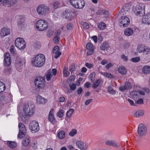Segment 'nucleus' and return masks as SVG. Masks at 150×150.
Here are the masks:
<instances>
[{"label": "nucleus", "instance_id": "nucleus-1", "mask_svg": "<svg viewBox=\"0 0 150 150\" xmlns=\"http://www.w3.org/2000/svg\"><path fill=\"white\" fill-rule=\"evenodd\" d=\"M23 110L25 114V117L23 119V117L21 119L23 121L25 120V117L27 116H30L33 115L35 111V107L34 103L32 102L25 103L23 106Z\"/></svg>", "mask_w": 150, "mask_h": 150}, {"label": "nucleus", "instance_id": "nucleus-2", "mask_svg": "<svg viewBox=\"0 0 150 150\" xmlns=\"http://www.w3.org/2000/svg\"><path fill=\"white\" fill-rule=\"evenodd\" d=\"M45 61V56L42 54H40L36 56L34 58L33 64L36 67H41L44 65Z\"/></svg>", "mask_w": 150, "mask_h": 150}, {"label": "nucleus", "instance_id": "nucleus-3", "mask_svg": "<svg viewBox=\"0 0 150 150\" xmlns=\"http://www.w3.org/2000/svg\"><path fill=\"white\" fill-rule=\"evenodd\" d=\"M36 28L39 31L45 30L48 27L47 22L43 19L38 20L36 24Z\"/></svg>", "mask_w": 150, "mask_h": 150}, {"label": "nucleus", "instance_id": "nucleus-4", "mask_svg": "<svg viewBox=\"0 0 150 150\" xmlns=\"http://www.w3.org/2000/svg\"><path fill=\"white\" fill-rule=\"evenodd\" d=\"M38 13L40 16H45L49 11V8L44 4L39 5L36 8Z\"/></svg>", "mask_w": 150, "mask_h": 150}, {"label": "nucleus", "instance_id": "nucleus-5", "mask_svg": "<svg viewBox=\"0 0 150 150\" xmlns=\"http://www.w3.org/2000/svg\"><path fill=\"white\" fill-rule=\"evenodd\" d=\"M145 6L144 4H138L136 6L134 10V13L137 16H143L145 13Z\"/></svg>", "mask_w": 150, "mask_h": 150}, {"label": "nucleus", "instance_id": "nucleus-6", "mask_svg": "<svg viewBox=\"0 0 150 150\" xmlns=\"http://www.w3.org/2000/svg\"><path fill=\"white\" fill-rule=\"evenodd\" d=\"M15 46L20 50L24 49L25 47L26 43L24 40L22 38H18L15 41Z\"/></svg>", "mask_w": 150, "mask_h": 150}, {"label": "nucleus", "instance_id": "nucleus-7", "mask_svg": "<svg viewBox=\"0 0 150 150\" xmlns=\"http://www.w3.org/2000/svg\"><path fill=\"white\" fill-rule=\"evenodd\" d=\"M35 84L36 87L42 88L45 85V81L43 78L39 76L37 77L35 80Z\"/></svg>", "mask_w": 150, "mask_h": 150}, {"label": "nucleus", "instance_id": "nucleus-8", "mask_svg": "<svg viewBox=\"0 0 150 150\" xmlns=\"http://www.w3.org/2000/svg\"><path fill=\"white\" fill-rule=\"evenodd\" d=\"M19 128V132L18 137L20 139H22L24 137L26 133V129L24 124L21 123L18 125Z\"/></svg>", "mask_w": 150, "mask_h": 150}, {"label": "nucleus", "instance_id": "nucleus-9", "mask_svg": "<svg viewBox=\"0 0 150 150\" xmlns=\"http://www.w3.org/2000/svg\"><path fill=\"white\" fill-rule=\"evenodd\" d=\"M120 23L119 25L124 27H126L129 24L130 21L129 18L125 16L121 17V18L119 20Z\"/></svg>", "mask_w": 150, "mask_h": 150}, {"label": "nucleus", "instance_id": "nucleus-10", "mask_svg": "<svg viewBox=\"0 0 150 150\" xmlns=\"http://www.w3.org/2000/svg\"><path fill=\"white\" fill-rule=\"evenodd\" d=\"M147 129L145 125L143 124H140L138 128V134L140 136L145 135L147 132Z\"/></svg>", "mask_w": 150, "mask_h": 150}, {"label": "nucleus", "instance_id": "nucleus-11", "mask_svg": "<svg viewBox=\"0 0 150 150\" xmlns=\"http://www.w3.org/2000/svg\"><path fill=\"white\" fill-rule=\"evenodd\" d=\"M23 59L21 57H17L15 61V67L16 69L20 71L23 67Z\"/></svg>", "mask_w": 150, "mask_h": 150}, {"label": "nucleus", "instance_id": "nucleus-12", "mask_svg": "<svg viewBox=\"0 0 150 150\" xmlns=\"http://www.w3.org/2000/svg\"><path fill=\"white\" fill-rule=\"evenodd\" d=\"M29 127L34 133L37 132L39 129L38 123L36 121H33L30 123Z\"/></svg>", "mask_w": 150, "mask_h": 150}, {"label": "nucleus", "instance_id": "nucleus-13", "mask_svg": "<svg viewBox=\"0 0 150 150\" xmlns=\"http://www.w3.org/2000/svg\"><path fill=\"white\" fill-rule=\"evenodd\" d=\"M76 145L81 150H86L88 146V144L81 141L77 142Z\"/></svg>", "mask_w": 150, "mask_h": 150}, {"label": "nucleus", "instance_id": "nucleus-14", "mask_svg": "<svg viewBox=\"0 0 150 150\" xmlns=\"http://www.w3.org/2000/svg\"><path fill=\"white\" fill-rule=\"evenodd\" d=\"M10 29L7 27L2 28L0 32V35L1 37H4L10 34Z\"/></svg>", "mask_w": 150, "mask_h": 150}, {"label": "nucleus", "instance_id": "nucleus-15", "mask_svg": "<svg viewBox=\"0 0 150 150\" xmlns=\"http://www.w3.org/2000/svg\"><path fill=\"white\" fill-rule=\"evenodd\" d=\"M71 12V9H67L65 11L64 15L66 18L68 20H70L74 18L73 16H72Z\"/></svg>", "mask_w": 150, "mask_h": 150}, {"label": "nucleus", "instance_id": "nucleus-16", "mask_svg": "<svg viewBox=\"0 0 150 150\" xmlns=\"http://www.w3.org/2000/svg\"><path fill=\"white\" fill-rule=\"evenodd\" d=\"M142 21L145 24H150V13H148L143 17Z\"/></svg>", "mask_w": 150, "mask_h": 150}, {"label": "nucleus", "instance_id": "nucleus-17", "mask_svg": "<svg viewBox=\"0 0 150 150\" xmlns=\"http://www.w3.org/2000/svg\"><path fill=\"white\" fill-rule=\"evenodd\" d=\"M37 102L39 104H45L47 102V99L41 96L38 95L36 96Z\"/></svg>", "mask_w": 150, "mask_h": 150}, {"label": "nucleus", "instance_id": "nucleus-18", "mask_svg": "<svg viewBox=\"0 0 150 150\" xmlns=\"http://www.w3.org/2000/svg\"><path fill=\"white\" fill-rule=\"evenodd\" d=\"M105 144L111 146L116 147H119L120 145L119 144L117 143L114 141L110 140L105 142Z\"/></svg>", "mask_w": 150, "mask_h": 150}, {"label": "nucleus", "instance_id": "nucleus-19", "mask_svg": "<svg viewBox=\"0 0 150 150\" xmlns=\"http://www.w3.org/2000/svg\"><path fill=\"white\" fill-rule=\"evenodd\" d=\"M5 62L7 66H9L11 63V58L9 53H6V54L5 58Z\"/></svg>", "mask_w": 150, "mask_h": 150}, {"label": "nucleus", "instance_id": "nucleus-20", "mask_svg": "<svg viewBox=\"0 0 150 150\" xmlns=\"http://www.w3.org/2000/svg\"><path fill=\"white\" fill-rule=\"evenodd\" d=\"M54 110L51 109L50 111L49 114L48 119L50 122L52 123H54L55 122V118L53 115Z\"/></svg>", "mask_w": 150, "mask_h": 150}, {"label": "nucleus", "instance_id": "nucleus-21", "mask_svg": "<svg viewBox=\"0 0 150 150\" xmlns=\"http://www.w3.org/2000/svg\"><path fill=\"white\" fill-rule=\"evenodd\" d=\"M133 33V29L130 28H126L124 31L125 35L127 36H130L132 35Z\"/></svg>", "mask_w": 150, "mask_h": 150}, {"label": "nucleus", "instance_id": "nucleus-22", "mask_svg": "<svg viewBox=\"0 0 150 150\" xmlns=\"http://www.w3.org/2000/svg\"><path fill=\"white\" fill-rule=\"evenodd\" d=\"M118 71L120 73L123 75H126L127 73L126 69L123 66L119 67L118 69Z\"/></svg>", "mask_w": 150, "mask_h": 150}, {"label": "nucleus", "instance_id": "nucleus-23", "mask_svg": "<svg viewBox=\"0 0 150 150\" xmlns=\"http://www.w3.org/2000/svg\"><path fill=\"white\" fill-rule=\"evenodd\" d=\"M85 4V2L83 0H79L78 2V4L77 5L76 8L81 9L83 8Z\"/></svg>", "mask_w": 150, "mask_h": 150}, {"label": "nucleus", "instance_id": "nucleus-24", "mask_svg": "<svg viewBox=\"0 0 150 150\" xmlns=\"http://www.w3.org/2000/svg\"><path fill=\"white\" fill-rule=\"evenodd\" d=\"M65 136V133L63 131H60L58 132L57 137L58 138L62 139L64 138Z\"/></svg>", "mask_w": 150, "mask_h": 150}, {"label": "nucleus", "instance_id": "nucleus-25", "mask_svg": "<svg viewBox=\"0 0 150 150\" xmlns=\"http://www.w3.org/2000/svg\"><path fill=\"white\" fill-rule=\"evenodd\" d=\"M142 53L145 55H149L150 54V47L145 46Z\"/></svg>", "mask_w": 150, "mask_h": 150}, {"label": "nucleus", "instance_id": "nucleus-26", "mask_svg": "<svg viewBox=\"0 0 150 150\" xmlns=\"http://www.w3.org/2000/svg\"><path fill=\"white\" fill-rule=\"evenodd\" d=\"M100 83V80L99 79L96 80V81L93 82L92 84V88L94 89L96 88H97L98 87Z\"/></svg>", "mask_w": 150, "mask_h": 150}, {"label": "nucleus", "instance_id": "nucleus-27", "mask_svg": "<svg viewBox=\"0 0 150 150\" xmlns=\"http://www.w3.org/2000/svg\"><path fill=\"white\" fill-rule=\"evenodd\" d=\"M32 46L35 49L40 48L41 46L40 42L39 41L34 42L32 44Z\"/></svg>", "mask_w": 150, "mask_h": 150}, {"label": "nucleus", "instance_id": "nucleus-28", "mask_svg": "<svg viewBox=\"0 0 150 150\" xmlns=\"http://www.w3.org/2000/svg\"><path fill=\"white\" fill-rule=\"evenodd\" d=\"M143 72L146 74H148L150 72V66H146L142 69Z\"/></svg>", "mask_w": 150, "mask_h": 150}, {"label": "nucleus", "instance_id": "nucleus-29", "mask_svg": "<svg viewBox=\"0 0 150 150\" xmlns=\"http://www.w3.org/2000/svg\"><path fill=\"white\" fill-rule=\"evenodd\" d=\"M109 48L108 44L107 43H104L102 44L100 46V49L103 50H107Z\"/></svg>", "mask_w": 150, "mask_h": 150}, {"label": "nucleus", "instance_id": "nucleus-30", "mask_svg": "<svg viewBox=\"0 0 150 150\" xmlns=\"http://www.w3.org/2000/svg\"><path fill=\"white\" fill-rule=\"evenodd\" d=\"M3 71L6 74H10L12 72V69L11 68L7 67L4 69Z\"/></svg>", "mask_w": 150, "mask_h": 150}, {"label": "nucleus", "instance_id": "nucleus-31", "mask_svg": "<svg viewBox=\"0 0 150 150\" xmlns=\"http://www.w3.org/2000/svg\"><path fill=\"white\" fill-rule=\"evenodd\" d=\"M79 0H70L69 1L71 4L75 8L78 4Z\"/></svg>", "mask_w": 150, "mask_h": 150}, {"label": "nucleus", "instance_id": "nucleus-32", "mask_svg": "<svg viewBox=\"0 0 150 150\" xmlns=\"http://www.w3.org/2000/svg\"><path fill=\"white\" fill-rule=\"evenodd\" d=\"M6 144L8 146L11 148H14L16 146V144L14 142L8 141Z\"/></svg>", "mask_w": 150, "mask_h": 150}, {"label": "nucleus", "instance_id": "nucleus-33", "mask_svg": "<svg viewBox=\"0 0 150 150\" xmlns=\"http://www.w3.org/2000/svg\"><path fill=\"white\" fill-rule=\"evenodd\" d=\"M144 114V112L142 110L137 111L134 114V117H138L140 116H143Z\"/></svg>", "mask_w": 150, "mask_h": 150}, {"label": "nucleus", "instance_id": "nucleus-34", "mask_svg": "<svg viewBox=\"0 0 150 150\" xmlns=\"http://www.w3.org/2000/svg\"><path fill=\"white\" fill-rule=\"evenodd\" d=\"M145 46L142 45H139L137 48L138 52L139 53H142Z\"/></svg>", "mask_w": 150, "mask_h": 150}, {"label": "nucleus", "instance_id": "nucleus-35", "mask_svg": "<svg viewBox=\"0 0 150 150\" xmlns=\"http://www.w3.org/2000/svg\"><path fill=\"white\" fill-rule=\"evenodd\" d=\"M106 27V25L104 23H100L98 25V28L101 30H103L105 29Z\"/></svg>", "mask_w": 150, "mask_h": 150}, {"label": "nucleus", "instance_id": "nucleus-36", "mask_svg": "<svg viewBox=\"0 0 150 150\" xmlns=\"http://www.w3.org/2000/svg\"><path fill=\"white\" fill-rule=\"evenodd\" d=\"M30 140L28 138L24 139L23 141L22 144L25 146H27L29 144Z\"/></svg>", "mask_w": 150, "mask_h": 150}, {"label": "nucleus", "instance_id": "nucleus-37", "mask_svg": "<svg viewBox=\"0 0 150 150\" xmlns=\"http://www.w3.org/2000/svg\"><path fill=\"white\" fill-rule=\"evenodd\" d=\"M74 109L71 108L67 112L66 116H67L69 118L72 115V113L74 112Z\"/></svg>", "mask_w": 150, "mask_h": 150}, {"label": "nucleus", "instance_id": "nucleus-38", "mask_svg": "<svg viewBox=\"0 0 150 150\" xmlns=\"http://www.w3.org/2000/svg\"><path fill=\"white\" fill-rule=\"evenodd\" d=\"M52 76V73L50 71H48L46 75V78L47 81H50Z\"/></svg>", "mask_w": 150, "mask_h": 150}, {"label": "nucleus", "instance_id": "nucleus-39", "mask_svg": "<svg viewBox=\"0 0 150 150\" xmlns=\"http://www.w3.org/2000/svg\"><path fill=\"white\" fill-rule=\"evenodd\" d=\"M5 89V86L3 83L0 81V93L3 92Z\"/></svg>", "mask_w": 150, "mask_h": 150}, {"label": "nucleus", "instance_id": "nucleus-40", "mask_svg": "<svg viewBox=\"0 0 150 150\" xmlns=\"http://www.w3.org/2000/svg\"><path fill=\"white\" fill-rule=\"evenodd\" d=\"M108 91L111 94L115 95L116 94L115 91L112 89L111 87L110 86L108 87Z\"/></svg>", "mask_w": 150, "mask_h": 150}, {"label": "nucleus", "instance_id": "nucleus-41", "mask_svg": "<svg viewBox=\"0 0 150 150\" xmlns=\"http://www.w3.org/2000/svg\"><path fill=\"white\" fill-rule=\"evenodd\" d=\"M57 116L59 118L63 117L64 115V112L62 110H60L57 113Z\"/></svg>", "mask_w": 150, "mask_h": 150}, {"label": "nucleus", "instance_id": "nucleus-42", "mask_svg": "<svg viewBox=\"0 0 150 150\" xmlns=\"http://www.w3.org/2000/svg\"><path fill=\"white\" fill-rule=\"evenodd\" d=\"M102 74L108 78H113V75L109 73H107L106 72H103L102 73Z\"/></svg>", "mask_w": 150, "mask_h": 150}, {"label": "nucleus", "instance_id": "nucleus-43", "mask_svg": "<svg viewBox=\"0 0 150 150\" xmlns=\"http://www.w3.org/2000/svg\"><path fill=\"white\" fill-rule=\"evenodd\" d=\"M77 132L76 129H73L69 132V135L70 136L73 137L77 133Z\"/></svg>", "mask_w": 150, "mask_h": 150}, {"label": "nucleus", "instance_id": "nucleus-44", "mask_svg": "<svg viewBox=\"0 0 150 150\" xmlns=\"http://www.w3.org/2000/svg\"><path fill=\"white\" fill-rule=\"evenodd\" d=\"M95 75L96 74L95 72H93L89 76V79H90L92 82L93 81L95 80Z\"/></svg>", "mask_w": 150, "mask_h": 150}, {"label": "nucleus", "instance_id": "nucleus-45", "mask_svg": "<svg viewBox=\"0 0 150 150\" xmlns=\"http://www.w3.org/2000/svg\"><path fill=\"white\" fill-rule=\"evenodd\" d=\"M86 48L89 50L93 49V44L91 43H88L86 45Z\"/></svg>", "mask_w": 150, "mask_h": 150}, {"label": "nucleus", "instance_id": "nucleus-46", "mask_svg": "<svg viewBox=\"0 0 150 150\" xmlns=\"http://www.w3.org/2000/svg\"><path fill=\"white\" fill-rule=\"evenodd\" d=\"M24 18L22 16H20L19 17L18 24L19 25H21L23 23H24Z\"/></svg>", "mask_w": 150, "mask_h": 150}, {"label": "nucleus", "instance_id": "nucleus-47", "mask_svg": "<svg viewBox=\"0 0 150 150\" xmlns=\"http://www.w3.org/2000/svg\"><path fill=\"white\" fill-rule=\"evenodd\" d=\"M60 6V3L58 1L54 2L53 4V6L54 9H57Z\"/></svg>", "mask_w": 150, "mask_h": 150}, {"label": "nucleus", "instance_id": "nucleus-48", "mask_svg": "<svg viewBox=\"0 0 150 150\" xmlns=\"http://www.w3.org/2000/svg\"><path fill=\"white\" fill-rule=\"evenodd\" d=\"M124 86L126 87V88H127V90L130 89L132 87L131 84L129 82H127L125 83Z\"/></svg>", "mask_w": 150, "mask_h": 150}, {"label": "nucleus", "instance_id": "nucleus-49", "mask_svg": "<svg viewBox=\"0 0 150 150\" xmlns=\"http://www.w3.org/2000/svg\"><path fill=\"white\" fill-rule=\"evenodd\" d=\"M138 92L136 91H135L132 92L131 93V95L133 97L135 98L136 97H137V96H138Z\"/></svg>", "mask_w": 150, "mask_h": 150}, {"label": "nucleus", "instance_id": "nucleus-50", "mask_svg": "<svg viewBox=\"0 0 150 150\" xmlns=\"http://www.w3.org/2000/svg\"><path fill=\"white\" fill-rule=\"evenodd\" d=\"M81 24L84 28L88 29L89 27V25L88 24L86 23L85 22H82L81 23Z\"/></svg>", "mask_w": 150, "mask_h": 150}, {"label": "nucleus", "instance_id": "nucleus-51", "mask_svg": "<svg viewBox=\"0 0 150 150\" xmlns=\"http://www.w3.org/2000/svg\"><path fill=\"white\" fill-rule=\"evenodd\" d=\"M2 3L3 5H7L10 6V3L9 0H3Z\"/></svg>", "mask_w": 150, "mask_h": 150}, {"label": "nucleus", "instance_id": "nucleus-52", "mask_svg": "<svg viewBox=\"0 0 150 150\" xmlns=\"http://www.w3.org/2000/svg\"><path fill=\"white\" fill-rule=\"evenodd\" d=\"M140 59L139 57H137L132 58L131 59V61L134 62H136L139 61Z\"/></svg>", "mask_w": 150, "mask_h": 150}, {"label": "nucleus", "instance_id": "nucleus-53", "mask_svg": "<svg viewBox=\"0 0 150 150\" xmlns=\"http://www.w3.org/2000/svg\"><path fill=\"white\" fill-rule=\"evenodd\" d=\"M59 47L58 46H55L53 50V52L54 53H56L59 52Z\"/></svg>", "mask_w": 150, "mask_h": 150}, {"label": "nucleus", "instance_id": "nucleus-54", "mask_svg": "<svg viewBox=\"0 0 150 150\" xmlns=\"http://www.w3.org/2000/svg\"><path fill=\"white\" fill-rule=\"evenodd\" d=\"M53 33V32L52 30H49L47 33V35L49 37H51Z\"/></svg>", "mask_w": 150, "mask_h": 150}, {"label": "nucleus", "instance_id": "nucleus-55", "mask_svg": "<svg viewBox=\"0 0 150 150\" xmlns=\"http://www.w3.org/2000/svg\"><path fill=\"white\" fill-rule=\"evenodd\" d=\"M75 70V68L74 65L73 64H71L69 69V71L71 72Z\"/></svg>", "mask_w": 150, "mask_h": 150}, {"label": "nucleus", "instance_id": "nucleus-56", "mask_svg": "<svg viewBox=\"0 0 150 150\" xmlns=\"http://www.w3.org/2000/svg\"><path fill=\"white\" fill-rule=\"evenodd\" d=\"M70 87L71 89L72 90H74L76 88V84L73 83L71 85H70Z\"/></svg>", "mask_w": 150, "mask_h": 150}, {"label": "nucleus", "instance_id": "nucleus-57", "mask_svg": "<svg viewBox=\"0 0 150 150\" xmlns=\"http://www.w3.org/2000/svg\"><path fill=\"white\" fill-rule=\"evenodd\" d=\"M127 88H126L125 86H120L119 88V89L121 91L123 92L124 91L127 90Z\"/></svg>", "mask_w": 150, "mask_h": 150}, {"label": "nucleus", "instance_id": "nucleus-58", "mask_svg": "<svg viewBox=\"0 0 150 150\" xmlns=\"http://www.w3.org/2000/svg\"><path fill=\"white\" fill-rule=\"evenodd\" d=\"M125 8H124V9H122V10L121 13H122L123 15L127 14L129 13V11L127 10L125 11Z\"/></svg>", "mask_w": 150, "mask_h": 150}, {"label": "nucleus", "instance_id": "nucleus-59", "mask_svg": "<svg viewBox=\"0 0 150 150\" xmlns=\"http://www.w3.org/2000/svg\"><path fill=\"white\" fill-rule=\"evenodd\" d=\"M137 103L138 104H141L143 103V100L142 99H139L137 101Z\"/></svg>", "mask_w": 150, "mask_h": 150}, {"label": "nucleus", "instance_id": "nucleus-60", "mask_svg": "<svg viewBox=\"0 0 150 150\" xmlns=\"http://www.w3.org/2000/svg\"><path fill=\"white\" fill-rule=\"evenodd\" d=\"M86 67L89 68L91 69L93 65L92 64L87 63L85 64Z\"/></svg>", "mask_w": 150, "mask_h": 150}, {"label": "nucleus", "instance_id": "nucleus-61", "mask_svg": "<svg viewBox=\"0 0 150 150\" xmlns=\"http://www.w3.org/2000/svg\"><path fill=\"white\" fill-rule=\"evenodd\" d=\"M14 45H12L10 49V52L12 54H14Z\"/></svg>", "mask_w": 150, "mask_h": 150}, {"label": "nucleus", "instance_id": "nucleus-62", "mask_svg": "<svg viewBox=\"0 0 150 150\" xmlns=\"http://www.w3.org/2000/svg\"><path fill=\"white\" fill-rule=\"evenodd\" d=\"M93 99H90L86 100L85 103V104L86 105H88L90 103L92 102Z\"/></svg>", "mask_w": 150, "mask_h": 150}, {"label": "nucleus", "instance_id": "nucleus-63", "mask_svg": "<svg viewBox=\"0 0 150 150\" xmlns=\"http://www.w3.org/2000/svg\"><path fill=\"white\" fill-rule=\"evenodd\" d=\"M72 24L71 23H69L68 24L67 26V28L68 30H70L72 28Z\"/></svg>", "mask_w": 150, "mask_h": 150}, {"label": "nucleus", "instance_id": "nucleus-64", "mask_svg": "<svg viewBox=\"0 0 150 150\" xmlns=\"http://www.w3.org/2000/svg\"><path fill=\"white\" fill-rule=\"evenodd\" d=\"M83 91V90L81 87L79 88L77 90V93L78 94H81Z\"/></svg>", "mask_w": 150, "mask_h": 150}]
</instances>
